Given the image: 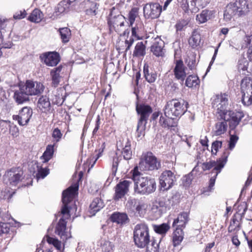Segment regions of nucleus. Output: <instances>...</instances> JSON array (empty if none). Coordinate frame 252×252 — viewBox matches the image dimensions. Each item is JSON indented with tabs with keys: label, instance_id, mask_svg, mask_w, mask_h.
<instances>
[{
	"label": "nucleus",
	"instance_id": "cd10ccee",
	"mask_svg": "<svg viewBox=\"0 0 252 252\" xmlns=\"http://www.w3.org/2000/svg\"><path fill=\"white\" fill-rule=\"evenodd\" d=\"M99 5L93 0L87 3L82 9H85V14L90 16H95L98 13Z\"/></svg>",
	"mask_w": 252,
	"mask_h": 252
},
{
	"label": "nucleus",
	"instance_id": "a211bd4d",
	"mask_svg": "<svg viewBox=\"0 0 252 252\" xmlns=\"http://www.w3.org/2000/svg\"><path fill=\"white\" fill-rule=\"evenodd\" d=\"M131 182L129 181L124 180L120 182L115 188V194L113 198L117 201L123 198L128 192L129 187Z\"/></svg>",
	"mask_w": 252,
	"mask_h": 252
},
{
	"label": "nucleus",
	"instance_id": "4be33fe9",
	"mask_svg": "<svg viewBox=\"0 0 252 252\" xmlns=\"http://www.w3.org/2000/svg\"><path fill=\"white\" fill-rule=\"evenodd\" d=\"M215 13L214 10L205 9L196 15L195 19L198 24H204L213 19L215 17Z\"/></svg>",
	"mask_w": 252,
	"mask_h": 252
},
{
	"label": "nucleus",
	"instance_id": "0e129e2a",
	"mask_svg": "<svg viewBox=\"0 0 252 252\" xmlns=\"http://www.w3.org/2000/svg\"><path fill=\"white\" fill-rule=\"evenodd\" d=\"M134 39L133 38V37L131 36L129 38V39H126L125 41V44L126 46V51H128L133 44L134 42Z\"/></svg>",
	"mask_w": 252,
	"mask_h": 252
},
{
	"label": "nucleus",
	"instance_id": "6e6552de",
	"mask_svg": "<svg viewBox=\"0 0 252 252\" xmlns=\"http://www.w3.org/2000/svg\"><path fill=\"white\" fill-rule=\"evenodd\" d=\"M136 110L138 114L140 116L136 129L138 133L137 136L140 137L141 135L144 134L145 126L147 123L148 118L152 112V109L149 105L139 104L137 105Z\"/></svg>",
	"mask_w": 252,
	"mask_h": 252
},
{
	"label": "nucleus",
	"instance_id": "338daca9",
	"mask_svg": "<svg viewBox=\"0 0 252 252\" xmlns=\"http://www.w3.org/2000/svg\"><path fill=\"white\" fill-rule=\"evenodd\" d=\"M100 124V122L99 116H98L97 118L96 122V124H95V127H94V130L93 131V135L95 134V133H96V132L98 130V129L99 128Z\"/></svg>",
	"mask_w": 252,
	"mask_h": 252
},
{
	"label": "nucleus",
	"instance_id": "6e6d98bb",
	"mask_svg": "<svg viewBox=\"0 0 252 252\" xmlns=\"http://www.w3.org/2000/svg\"><path fill=\"white\" fill-rule=\"evenodd\" d=\"M222 142L220 141H215L212 144V154L216 155L219 149L221 147Z\"/></svg>",
	"mask_w": 252,
	"mask_h": 252
},
{
	"label": "nucleus",
	"instance_id": "f3484780",
	"mask_svg": "<svg viewBox=\"0 0 252 252\" xmlns=\"http://www.w3.org/2000/svg\"><path fill=\"white\" fill-rule=\"evenodd\" d=\"M243 117V115L240 112H233L228 111L220 118L224 121L229 122V126L231 129H234L239 124V122Z\"/></svg>",
	"mask_w": 252,
	"mask_h": 252
},
{
	"label": "nucleus",
	"instance_id": "774afa93",
	"mask_svg": "<svg viewBox=\"0 0 252 252\" xmlns=\"http://www.w3.org/2000/svg\"><path fill=\"white\" fill-rule=\"evenodd\" d=\"M208 139L206 136L204 137L201 136V138L200 140V143L203 146H208Z\"/></svg>",
	"mask_w": 252,
	"mask_h": 252
},
{
	"label": "nucleus",
	"instance_id": "2eb2a0df",
	"mask_svg": "<svg viewBox=\"0 0 252 252\" xmlns=\"http://www.w3.org/2000/svg\"><path fill=\"white\" fill-rule=\"evenodd\" d=\"M32 115V110L30 107H24L20 110L19 114L13 116V119L18 121L20 126H26Z\"/></svg>",
	"mask_w": 252,
	"mask_h": 252
},
{
	"label": "nucleus",
	"instance_id": "58836bf2",
	"mask_svg": "<svg viewBox=\"0 0 252 252\" xmlns=\"http://www.w3.org/2000/svg\"><path fill=\"white\" fill-rule=\"evenodd\" d=\"M43 18V14L42 12L38 9H34L28 18V20L31 22L34 23L40 22Z\"/></svg>",
	"mask_w": 252,
	"mask_h": 252
},
{
	"label": "nucleus",
	"instance_id": "3c124183",
	"mask_svg": "<svg viewBox=\"0 0 252 252\" xmlns=\"http://www.w3.org/2000/svg\"><path fill=\"white\" fill-rule=\"evenodd\" d=\"M192 174L189 173L183 176L182 178V183L186 188L189 187L192 181Z\"/></svg>",
	"mask_w": 252,
	"mask_h": 252
},
{
	"label": "nucleus",
	"instance_id": "473e14b6",
	"mask_svg": "<svg viewBox=\"0 0 252 252\" xmlns=\"http://www.w3.org/2000/svg\"><path fill=\"white\" fill-rule=\"evenodd\" d=\"M56 144L53 145H49L46 147V150L40 157V159L42 160L43 163L47 162L53 157L54 152V147Z\"/></svg>",
	"mask_w": 252,
	"mask_h": 252
},
{
	"label": "nucleus",
	"instance_id": "b1692460",
	"mask_svg": "<svg viewBox=\"0 0 252 252\" xmlns=\"http://www.w3.org/2000/svg\"><path fill=\"white\" fill-rule=\"evenodd\" d=\"M70 10H74L71 2L69 0H63L58 4L55 9V12L57 15H59L66 13Z\"/></svg>",
	"mask_w": 252,
	"mask_h": 252
},
{
	"label": "nucleus",
	"instance_id": "bf43d9fd",
	"mask_svg": "<svg viewBox=\"0 0 252 252\" xmlns=\"http://www.w3.org/2000/svg\"><path fill=\"white\" fill-rule=\"evenodd\" d=\"M238 140V137L237 136L234 135H231L229 142V149L230 150H231L234 148Z\"/></svg>",
	"mask_w": 252,
	"mask_h": 252
},
{
	"label": "nucleus",
	"instance_id": "7c9ffc66",
	"mask_svg": "<svg viewBox=\"0 0 252 252\" xmlns=\"http://www.w3.org/2000/svg\"><path fill=\"white\" fill-rule=\"evenodd\" d=\"M63 66L60 65L53 69L51 72L52 76V85L54 87H57L60 83L61 76L60 74L62 70Z\"/></svg>",
	"mask_w": 252,
	"mask_h": 252
},
{
	"label": "nucleus",
	"instance_id": "dca6fc26",
	"mask_svg": "<svg viewBox=\"0 0 252 252\" xmlns=\"http://www.w3.org/2000/svg\"><path fill=\"white\" fill-rule=\"evenodd\" d=\"M21 87L29 96L40 94L44 89L43 85L41 83L31 80L27 81L25 84Z\"/></svg>",
	"mask_w": 252,
	"mask_h": 252
},
{
	"label": "nucleus",
	"instance_id": "0eeeda50",
	"mask_svg": "<svg viewBox=\"0 0 252 252\" xmlns=\"http://www.w3.org/2000/svg\"><path fill=\"white\" fill-rule=\"evenodd\" d=\"M125 22V18L121 14L118 9L114 7L112 8L108 20V24L110 31H112L114 30L121 34V32L123 30Z\"/></svg>",
	"mask_w": 252,
	"mask_h": 252
},
{
	"label": "nucleus",
	"instance_id": "aec40b11",
	"mask_svg": "<svg viewBox=\"0 0 252 252\" xmlns=\"http://www.w3.org/2000/svg\"><path fill=\"white\" fill-rule=\"evenodd\" d=\"M175 63V66L174 68V75L176 79L183 82L187 76L186 72L187 68L181 60H176Z\"/></svg>",
	"mask_w": 252,
	"mask_h": 252
},
{
	"label": "nucleus",
	"instance_id": "9d476101",
	"mask_svg": "<svg viewBox=\"0 0 252 252\" xmlns=\"http://www.w3.org/2000/svg\"><path fill=\"white\" fill-rule=\"evenodd\" d=\"M230 154V152L226 149L223 153L221 157L217 160L210 161L208 162H204L202 164V169L203 170H209L214 167L212 171V174L215 173V177L220 172L221 169L223 168L227 161V158Z\"/></svg>",
	"mask_w": 252,
	"mask_h": 252
},
{
	"label": "nucleus",
	"instance_id": "a19ab883",
	"mask_svg": "<svg viewBox=\"0 0 252 252\" xmlns=\"http://www.w3.org/2000/svg\"><path fill=\"white\" fill-rule=\"evenodd\" d=\"M143 29L141 24H136L135 26L132 28L131 36L134 37L136 39H140L142 37V32Z\"/></svg>",
	"mask_w": 252,
	"mask_h": 252
},
{
	"label": "nucleus",
	"instance_id": "e2e57ef3",
	"mask_svg": "<svg viewBox=\"0 0 252 252\" xmlns=\"http://www.w3.org/2000/svg\"><path fill=\"white\" fill-rule=\"evenodd\" d=\"M26 12L24 10L23 11H20L16 12L13 16V17L15 19H21L25 18L26 16Z\"/></svg>",
	"mask_w": 252,
	"mask_h": 252
},
{
	"label": "nucleus",
	"instance_id": "c85d7f7f",
	"mask_svg": "<svg viewBox=\"0 0 252 252\" xmlns=\"http://www.w3.org/2000/svg\"><path fill=\"white\" fill-rule=\"evenodd\" d=\"M159 125L164 128H170L177 126L176 119L173 117L161 116L159 121Z\"/></svg>",
	"mask_w": 252,
	"mask_h": 252
},
{
	"label": "nucleus",
	"instance_id": "de8ad7c7",
	"mask_svg": "<svg viewBox=\"0 0 252 252\" xmlns=\"http://www.w3.org/2000/svg\"><path fill=\"white\" fill-rule=\"evenodd\" d=\"M139 8L138 7H133L128 14V20L130 26H132L135 22L136 18L138 15Z\"/></svg>",
	"mask_w": 252,
	"mask_h": 252
},
{
	"label": "nucleus",
	"instance_id": "2f4dec72",
	"mask_svg": "<svg viewBox=\"0 0 252 252\" xmlns=\"http://www.w3.org/2000/svg\"><path fill=\"white\" fill-rule=\"evenodd\" d=\"M143 72L146 80L150 83L155 82L157 79V74L154 70L149 69L148 65L144 66Z\"/></svg>",
	"mask_w": 252,
	"mask_h": 252
},
{
	"label": "nucleus",
	"instance_id": "49530a36",
	"mask_svg": "<svg viewBox=\"0 0 252 252\" xmlns=\"http://www.w3.org/2000/svg\"><path fill=\"white\" fill-rule=\"evenodd\" d=\"M199 83V80L197 76L194 75L189 76L186 80V85L188 87L196 86Z\"/></svg>",
	"mask_w": 252,
	"mask_h": 252
},
{
	"label": "nucleus",
	"instance_id": "ddd939ff",
	"mask_svg": "<svg viewBox=\"0 0 252 252\" xmlns=\"http://www.w3.org/2000/svg\"><path fill=\"white\" fill-rule=\"evenodd\" d=\"M228 96L225 93L221 94L216 96V99L213 103V107L217 108V114L220 118L225 112L228 111L226 110L228 105Z\"/></svg>",
	"mask_w": 252,
	"mask_h": 252
},
{
	"label": "nucleus",
	"instance_id": "864d4df0",
	"mask_svg": "<svg viewBox=\"0 0 252 252\" xmlns=\"http://www.w3.org/2000/svg\"><path fill=\"white\" fill-rule=\"evenodd\" d=\"M49 173V169L46 168L40 167L38 169V172L36 174V178L38 180L40 178L43 179Z\"/></svg>",
	"mask_w": 252,
	"mask_h": 252
},
{
	"label": "nucleus",
	"instance_id": "39448f33",
	"mask_svg": "<svg viewBox=\"0 0 252 252\" xmlns=\"http://www.w3.org/2000/svg\"><path fill=\"white\" fill-rule=\"evenodd\" d=\"M133 239L135 244L137 247L145 248L151 240L148 225L145 223L136 224L133 231Z\"/></svg>",
	"mask_w": 252,
	"mask_h": 252
},
{
	"label": "nucleus",
	"instance_id": "423d86ee",
	"mask_svg": "<svg viewBox=\"0 0 252 252\" xmlns=\"http://www.w3.org/2000/svg\"><path fill=\"white\" fill-rule=\"evenodd\" d=\"M117 151L115 153L112 159V172L116 173L119 162L120 157L118 156V151H120L123 156L124 159H130L132 157V151L131 150V144L130 141L126 139L123 141H119L117 143Z\"/></svg>",
	"mask_w": 252,
	"mask_h": 252
},
{
	"label": "nucleus",
	"instance_id": "8fccbe9b",
	"mask_svg": "<svg viewBox=\"0 0 252 252\" xmlns=\"http://www.w3.org/2000/svg\"><path fill=\"white\" fill-rule=\"evenodd\" d=\"M102 250L105 252H110L113 249V245L109 241L102 240L101 242Z\"/></svg>",
	"mask_w": 252,
	"mask_h": 252
},
{
	"label": "nucleus",
	"instance_id": "6ab92c4d",
	"mask_svg": "<svg viewBox=\"0 0 252 252\" xmlns=\"http://www.w3.org/2000/svg\"><path fill=\"white\" fill-rule=\"evenodd\" d=\"M22 179V172L13 169L7 171L4 177V180H7L11 186L17 185Z\"/></svg>",
	"mask_w": 252,
	"mask_h": 252
},
{
	"label": "nucleus",
	"instance_id": "5701e85b",
	"mask_svg": "<svg viewBox=\"0 0 252 252\" xmlns=\"http://www.w3.org/2000/svg\"><path fill=\"white\" fill-rule=\"evenodd\" d=\"M164 42L160 39H156L151 47V51L157 57H163L164 55Z\"/></svg>",
	"mask_w": 252,
	"mask_h": 252
},
{
	"label": "nucleus",
	"instance_id": "a18cd8bd",
	"mask_svg": "<svg viewBox=\"0 0 252 252\" xmlns=\"http://www.w3.org/2000/svg\"><path fill=\"white\" fill-rule=\"evenodd\" d=\"M170 226L167 223H162L160 225H155L154 226L155 231L160 234H165L169 229Z\"/></svg>",
	"mask_w": 252,
	"mask_h": 252
},
{
	"label": "nucleus",
	"instance_id": "4d7b16f0",
	"mask_svg": "<svg viewBox=\"0 0 252 252\" xmlns=\"http://www.w3.org/2000/svg\"><path fill=\"white\" fill-rule=\"evenodd\" d=\"M12 194H10L9 190L8 189H5L4 190H0V199H6L11 198L12 197Z\"/></svg>",
	"mask_w": 252,
	"mask_h": 252
},
{
	"label": "nucleus",
	"instance_id": "79ce46f5",
	"mask_svg": "<svg viewBox=\"0 0 252 252\" xmlns=\"http://www.w3.org/2000/svg\"><path fill=\"white\" fill-rule=\"evenodd\" d=\"M200 35L197 31L194 30L192 32L191 36L189 40V45L192 47H195L199 44L200 42Z\"/></svg>",
	"mask_w": 252,
	"mask_h": 252
},
{
	"label": "nucleus",
	"instance_id": "7ed1b4c3",
	"mask_svg": "<svg viewBox=\"0 0 252 252\" xmlns=\"http://www.w3.org/2000/svg\"><path fill=\"white\" fill-rule=\"evenodd\" d=\"M249 8L246 0H236L227 5L224 11V19L230 21L234 16L243 17L248 14Z\"/></svg>",
	"mask_w": 252,
	"mask_h": 252
},
{
	"label": "nucleus",
	"instance_id": "e433bc0d",
	"mask_svg": "<svg viewBox=\"0 0 252 252\" xmlns=\"http://www.w3.org/2000/svg\"><path fill=\"white\" fill-rule=\"evenodd\" d=\"M152 210L160 216L166 211V204L163 200H159L153 205Z\"/></svg>",
	"mask_w": 252,
	"mask_h": 252
},
{
	"label": "nucleus",
	"instance_id": "ea45409f",
	"mask_svg": "<svg viewBox=\"0 0 252 252\" xmlns=\"http://www.w3.org/2000/svg\"><path fill=\"white\" fill-rule=\"evenodd\" d=\"M226 121L219 122L215 126V134L216 135H220L224 133L227 130V125Z\"/></svg>",
	"mask_w": 252,
	"mask_h": 252
},
{
	"label": "nucleus",
	"instance_id": "20e7f679",
	"mask_svg": "<svg viewBox=\"0 0 252 252\" xmlns=\"http://www.w3.org/2000/svg\"><path fill=\"white\" fill-rule=\"evenodd\" d=\"M188 105L184 100L172 99L166 102L164 108V115L175 118L180 117L187 111Z\"/></svg>",
	"mask_w": 252,
	"mask_h": 252
},
{
	"label": "nucleus",
	"instance_id": "72a5a7b5",
	"mask_svg": "<svg viewBox=\"0 0 252 252\" xmlns=\"http://www.w3.org/2000/svg\"><path fill=\"white\" fill-rule=\"evenodd\" d=\"M184 238V232L183 229L176 228L173 233L172 242L174 247L179 245Z\"/></svg>",
	"mask_w": 252,
	"mask_h": 252
},
{
	"label": "nucleus",
	"instance_id": "a878e982",
	"mask_svg": "<svg viewBox=\"0 0 252 252\" xmlns=\"http://www.w3.org/2000/svg\"><path fill=\"white\" fill-rule=\"evenodd\" d=\"M13 97L15 101L19 104L29 100V96L21 86L18 90L14 92Z\"/></svg>",
	"mask_w": 252,
	"mask_h": 252
},
{
	"label": "nucleus",
	"instance_id": "5fc2aeb1",
	"mask_svg": "<svg viewBox=\"0 0 252 252\" xmlns=\"http://www.w3.org/2000/svg\"><path fill=\"white\" fill-rule=\"evenodd\" d=\"M245 41L247 44L250 45L249 47V59L252 61V34L251 35H247L245 38Z\"/></svg>",
	"mask_w": 252,
	"mask_h": 252
},
{
	"label": "nucleus",
	"instance_id": "f257e3e1",
	"mask_svg": "<svg viewBox=\"0 0 252 252\" xmlns=\"http://www.w3.org/2000/svg\"><path fill=\"white\" fill-rule=\"evenodd\" d=\"M78 189V186L75 185L70 186L63 192L62 202L63 206L61 213L63 215V217L60 219L57 223L55 232L63 240H66L68 237L66 231V222L64 218L66 219L70 216V210L68 204L72 200Z\"/></svg>",
	"mask_w": 252,
	"mask_h": 252
},
{
	"label": "nucleus",
	"instance_id": "680f3d73",
	"mask_svg": "<svg viewBox=\"0 0 252 252\" xmlns=\"http://www.w3.org/2000/svg\"><path fill=\"white\" fill-rule=\"evenodd\" d=\"M9 231V226L8 223H0V235L7 233Z\"/></svg>",
	"mask_w": 252,
	"mask_h": 252
},
{
	"label": "nucleus",
	"instance_id": "412c9836",
	"mask_svg": "<svg viewBox=\"0 0 252 252\" xmlns=\"http://www.w3.org/2000/svg\"><path fill=\"white\" fill-rule=\"evenodd\" d=\"M41 57L48 66H56L60 62L59 54L55 52L45 53Z\"/></svg>",
	"mask_w": 252,
	"mask_h": 252
},
{
	"label": "nucleus",
	"instance_id": "9b49d317",
	"mask_svg": "<svg viewBox=\"0 0 252 252\" xmlns=\"http://www.w3.org/2000/svg\"><path fill=\"white\" fill-rule=\"evenodd\" d=\"M241 92L243 94L242 102L245 105L252 104V80L249 77L244 78L241 84Z\"/></svg>",
	"mask_w": 252,
	"mask_h": 252
},
{
	"label": "nucleus",
	"instance_id": "c03bdc74",
	"mask_svg": "<svg viewBox=\"0 0 252 252\" xmlns=\"http://www.w3.org/2000/svg\"><path fill=\"white\" fill-rule=\"evenodd\" d=\"M59 32L63 42H68L71 36V32L69 29L66 27L61 28L59 29Z\"/></svg>",
	"mask_w": 252,
	"mask_h": 252
},
{
	"label": "nucleus",
	"instance_id": "bb28decb",
	"mask_svg": "<svg viewBox=\"0 0 252 252\" xmlns=\"http://www.w3.org/2000/svg\"><path fill=\"white\" fill-rule=\"evenodd\" d=\"M127 204H133V208L135 209L136 213H138L140 216H143L145 214L147 205L144 203L133 199L128 200Z\"/></svg>",
	"mask_w": 252,
	"mask_h": 252
},
{
	"label": "nucleus",
	"instance_id": "603ef678",
	"mask_svg": "<svg viewBox=\"0 0 252 252\" xmlns=\"http://www.w3.org/2000/svg\"><path fill=\"white\" fill-rule=\"evenodd\" d=\"M63 136V134L58 128H55L53 129L52 136L54 139V141L56 143L59 142Z\"/></svg>",
	"mask_w": 252,
	"mask_h": 252
},
{
	"label": "nucleus",
	"instance_id": "09e8293b",
	"mask_svg": "<svg viewBox=\"0 0 252 252\" xmlns=\"http://www.w3.org/2000/svg\"><path fill=\"white\" fill-rule=\"evenodd\" d=\"M47 242L51 245L54 246V247L58 250L60 251L62 249V243L58 239L51 237L50 236H47L46 238Z\"/></svg>",
	"mask_w": 252,
	"mask_h": 252
},
{
	"label": "nucleus",
	"instance_id": "393cba45",
	"mask_svg": "<svg viewBox=\"0 0 252 252\" xmlns=\"http://www.w3.org/2000/svg\"><path fill=\"white\" fill-rule=\"evenodd\" d=\"M189 215L187 213L183 212L179 214L178 217L174 220L172 226L176 227V228H179L183 229L184 228L188 221Z\"/></svg>",
	"mask_w": 252,
	"mask_h": 252
},
{
	"label": "nucleus",
	"instance_id": "4468645a",
	"mask_svg": "<svg viewBox=\"0 0 252 252\" xmlns=\"http://www.w3.org/2000/svg\"><path fill=\"white\" fill-rule=\"evenodd\" d=\"M162 7L158 3H148L143 6V14L146 19H156L160 15Z\"/></svg>",
	"mask_w": 252,
	"mask_h": 252
},
{
	"label": "nucleus",
	"instance_id": "f8f14e48",
	"mask_svg": "<svg viewBox=\"0 0 252 252\" xmlns=\"http://www.w3.org/2000/svg\"><path fill=\"white\" fill-rule=\"evenodd\" d=\"M176 181L175 174L171 170L163 171L159 177V185L162 190H167L172 187Z\"/></svg>",
	"mask_w": 252,
	"mask_h": 252
},
{
	"label": "nucleus",
	"instance_id": "f03ea898",
	"mask_svg": "<svg viewBox=\"0 0 252 252\" xmlns=\"http://www.w3.org/2000/svg\"><path fill=\"white\" fill-rule=\"evenodd\" d=\"M132 179L134 182L135 192L138 194L148 195L156 189L155 179L145 176L138 171L137 167L132 171Z\"/></svg>",
	"mask_w": 252,
	"mask_h": 252
},
{
	"label": "nucleus",
	"instance_id": "13d9d810",
	"mask_svg": "<svg viewBox=\"0 0 252 252\" xmlns=\"http://www.w3.org/2000/svg\"><path fill=\"white\" fill-rule=\"evenodd\" d=\"M181 7L185 13H189V0H181L180 1Z\"/></svg>",
	"mask_w": 252,
	"mask_h": 252
},
{
	"label": "nucleus",
	"instance_id": "69168bd1",
	"mask_svg": "<svg viewBox=\"0 0 252 252\" xmlns=\"http://www.w3.org/2000/svg\"><path fill=\"white\" fill-rule=\"evenodd\" d=\"M189 11L191 12H196L197 11V8L196 7V0H190Z\"/></svg>",
	"mask_w": 252,
	"mask_h": 252
},
{
	"label": "nucleus",
	"instance_id": "c756f323",
	"mask_svg": "<svg viewBox=\"0 0 252 252\" xmlns=\"http://www.w3.org/2000/svg\"><path fill=\"white\" fill-rule=\"evenodd\" d=\"M104 206L103 200L99 198H94L90 205V212L92 215L100 211Z\"/></svg>",
	"mask_w": 252,
	"mask_h": 252
},
{
	"label": "nucleus",
	"instance_id": "4c0bfd02",
	"mask_svg": "<svg viewBox=\"0 0 252 252\" xmlns=\"http://www.w3.org/2000/svg\"><path fill=\"white\" fill-rule=\"evenodd\" d=\"M146 54V46L142 42H138L133 51V56L136 57H143Z\"/></svg>",
	"mask_w": 252,
	"mask_h": 252
},
{
	"label": "nucleus",
	"instance_id": "052dcab7",
	"mask_svg": "<svg viewBox=\"0 0 252 252\" xmlns=\"http://www.w3.org/2000/svg\"><path fill=\"white\" fill-rule=\"evenodd\" d=\"M187 24L188 22L185 20L179 21L175 25L177 31H181Z\"/></svg>",
	"mask_w": 252,
	"mask_h": 252
},
{
	"label": "nucleus",
	"instance_id": "c9c22d12",
	"mask_svg": "<svg viewBox=\"0 0 252 252\" xmlns=\"http://www.w3.org/2000/svg\"><path fill=\"white\" fill-rule=\"evenodd\" d=\"M111 220L118 224L125 223L127 220L128 217L126 214L121 213L119 212L113 213L111 217Z\"/></svg>",
	"mask_w": 252,
	"mask_h": 252
},
{
	"label": "nucleus",
	"instance_id": "1a4fd4ad",
	"mask_svg": "<svg viewBox=\"0 0 252 252\" xmlns=\"http://www.w3.org/2000/svg\"><path fill=\"white\" fill-rule=\"evenodd\" d=\"M139 167L141 170L153 171L161 168L160 160L158 159L152 153L143 154Z\"/></svg>",
	"mask_w": 252,
	"mask_h": 252
},
{
	"label": "nucleus",
	"instance_id": "37998d69",
	"mask_svg": "<svg viewBox=\"0 0 252 252\" xmlns=\"http://www.w3.org/2000/svg\"><path fill=\"white\" fill-rule=\"evenodd\" d=\"M159 243L160 241L158 242L154 239L151 240L145 247H146V252H159Z\"/></svg>",
	"mask_w": 252,
	"mask_h": 252
},
{
	"label": "nucleus",
	"instance_id": "f704fd0d",
	"mask_svg": "<svg viewBox=\"0 0 252 252\" xmlns=\"http://www.w3.org/2000/svg\"><path fill=\"white\" fill-rule=\"evenodd\" d=\"M37 106L43 112L49 110L51 106L49 98L46 96H41L38 99Z\"/></svg>",
	"mask_w": 252,
	"mask_h": 252
}]
</instances>
